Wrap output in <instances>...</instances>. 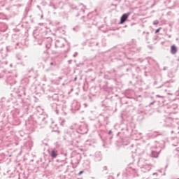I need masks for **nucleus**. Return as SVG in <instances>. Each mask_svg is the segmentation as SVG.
<instances>
[{"mask_svg": "<svg viewBox=\"0 0 179 179\" xmlns=\"http://www.w3.org/2000/svg\"><path fill=\"white\" fill-rule=\"evenodd\" d=\"M131 13H127L122 15V16L120 18L121 24H122V23H124L127 21V19H128Z\"/></svg>", "mask_w": 179, "mask_h": 179, "instance_id": "obj_1", "label": "nucleus"}, {"mask_svg": "<svg viewBox=\"0 0 179 179\" xmlns=\"http://www.w3.org/2000/svg\"><path fill=\"white\" fill-rule=\"evenodd\" d=\"M50 156H51V157H52L53 159H55V157H57V156H58V152H57V150H52V152H50Z\"/></svg>", "mask_w": 179, "mask_h": 179, "instance_id": "obj_2", "label": "nucleus"}, {"mask_svg": "<svg viewBox=\"0 0 179 179\" xmlns=\"http://www.w3.org/2000/svg\"><path fill=\"white\" fill-rule=\"evenodd\" d=\"M160 151H155V150H152L151 152V156L152 157H159V153Z\"/></svg>", "mask_w": 179, "mask_h": 179, "instance_id": "obj_3", "label": "nucleus"}, {"mask_svg": "<svg viewBox=\"0 0 179 179\" xmlns=\"http://www.w3.org/2000/svg\"><path fill=\"white\" fill-rule=\"evenodd\" d=\"M171 54H177V47L176 45H172L171 47Z\"/></svg>", "mask_w": 179, "mask_h": 179, "instance_id": "obj_4", "label": "nucleus"}, {"mask_svg": "<svg viewBox=\"0 0 179 179\" xmlns=\"http://www.w3.org/2000/svg\"><path fill=\"white\" fill-rule=\"evenodd\" d=\"M153 24L156 25V24H159V20H155L153 22Z\"/></svg>", "mask_w": 179, "mask_h": 179, "instance_id": "obj_5", "label": "nucleus"}, {"mask_svg": "<svg viewBox=\"0 0 179 179\" xmlns=\"http://www.w3.org/2000/svg\"><path fill=\"white\" fill-rule=\"evenodd\" d=\"M160 29H162V27H159L157 29H156L155 33H159L160 31Z\"/></svg>", "mask_w": 179, "mask_h": 179, "instance_id": "obj_6", "label": "nucleus"}, {"mask_svg": "<svg viewBox=\"0 0 179 179\" xmlns=\"http://www.w3.org/2000/svg\"><path fill=\"white\" fill-rule=\"evenodd\" d=\"M82 174H83V171H80L78 176H82Z\"/></svg>", "mask_w": 179, "mask_h": 179, "instance_id": "obj_7", "label": "nucleus"}, {"mask_svg": "<svg viewBox=\"0 0 179 179\" xmlns=\"http://www.w3.org/2000/svg\"><path fill=\"white\" fill-rule=\"evenodd\" d=\"M76 55H78V52H76V53L73 55V57H76Z\"/></svg>", "mask_w": 179, "mask_h": 179, "instance_id": "obj_8", "label": "nucleus"}, {"mask_svg": "<svg viewBox=\"0 0 179 179\" xmlns=\"http://www.w3.org/2000/svg\"><path fill=\"white\" fill-rule=\"evenodd\" d=\"M157 97H163V96H162L160 95H157Z\"/></svg>", "mask_w": 179, "mask_h": 179, "instance_id": "obj_9", "label": "nucleus"}, {"mask_svg": "<svg viewBox=\"0 0 179 179\" xmlns=\"http://www.w3.org/2000/svg\"><path fill=\"white\" fill-rule=\"evenodd\" d=\"M109 135H111V130L109 131Z\"/></svg>", "mask_w": 179, "mask_h": 179, "instance_id": "obj_10", "label": "nucleus"}, {"mask_svg": "<svg viewBox=\"0 0 179 179\" xmlns=\"http://www.w3.org/2000/svg\"><path fill=\"white\" fill-rule=\"evenodd\" d=\"M150 104H151V105H153V104H155V103H153V102H151V103H150Z\"/></svg>", "mask_w": 179, "mask_h": 179, "instance_id": "obj_11", "label": "nucleus"}, {"mask_svg": "<svg viewBox=\"0 0 179 179\" xmlns=\"http://www.w3.org/2000/svg\"><path fill=\"white\" fill-rule=\"evenodd\" d=\"M50 65H54V63L51 62V63H50Z\"/></svg>", "mask_w": 179, "mask_h": 179, "instance_id": "obj_12", "label": "nucleus"}, {"mask_svg": "<svg viewBox=\"0 0 179 179\" xmlns=\"http://www.w3.org/2000/svg\"><path fill=\"white\" fill-rule=\"evenodd\" d=\"M173 146H177V145H174V144H173Z\"/></svg>", "mask_w": 179, "mask_h": 179, "instance_id": "obj_13", "label": "nucleus"}, {"mask_svg": "<svg viewBox=\"0 0 179 179\" xmlns=\"http://www.w3.org/2000/svg\"><path fill=\"white\" fill-rule=\"evenodd\" d=\"M75 80H76V78H75Z\"/></svg>", "mask_w": 179, "mask_h": 179, "instance_id": "obj_14", "label": "nucleus"}, {"mask_svg": "<svg viewBox=\"0 0 179 179\" xmlns=\"http://www.w3.org/2000/svg\"><path fill=\"white\" fill-rule=\"evenodd\" d=\"M85 107H86V104H85Z\"/></svg>", "mask_w": 179, "mask_h": 179, "instance_id": "obj_15", "label": "nucleus"}]
</instances>
